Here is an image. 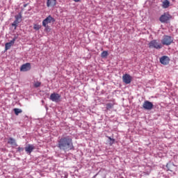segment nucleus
<instances>
[{"label": "nucleus", "mask_w": 178, "mask_h": 178, "mask_svg": "<svg viewBox=\"0 0 178 178\" xmlns=\"http://www.w3.org/2000/svg\"><path fill=\"white\" fill-rule=\"evenodd\" d=\"M58 148L64 152H69V151H74V146L73 145V139L70 136L62 137L58 140Z\"/></svg>", "instance_id": "obj_1"}, {"label": "nucleus", "mask_w": 178, "mask_h": 178, "mask_svg": "<svg viewBox=\"0 0 178 178\" xmlns=\"http://www.w3.org/2000/svg\"><path fill=\"white\" fill-rule=\"evenodd\" d=\"M149 48H154L155 49H161L162 48V44L159 43L157 40H153L148 44Z\"/></svg>", "instance_id": "obj_2"}, {"label": "nucleus", "mask_w": 178, "mask_h": 178, "mask_svg": "<svg viewBox=\"0 0 178 178\" xmlns=\"http://www.w3.org/2000/svg\"><path fill=\"white\" fill-rule=\"evenodd\" d=\"M173 42V38L169 35H164L161 40L163 45H170Z\"/></svg>", "instance_id": "obj_3"}, {"label": "nucleus", "mask_w": 178, "mask_h": 178, "mask_svg": "<svg viewBox=\"0 0 178 178\" xmlns=\"http://www.w3.org/2000/svg\"><path fill=\"white\" fill-rule=\"evenodd\" d=\"M171 18L172 15L169 13H165L160 17L159 20L161 23H168Z\"/></svg>", "instance_id": "obj_4"}, {"label": "nucleus", "mask_w": 178, "mask_h": 178, "mask_svg": "<svg viewBox=\"0 0 178 178\" xmlns=\"http://www.w3.org/2000/svg\"><path fill=\"white\" fill-rule=\"evenodd\" d=\"M49 23H55V18L52 17V16L51 15H49L46 19L42 21L43 27H48V24H49Z\"/></svg>", "instance_id": "obj_5"}, {"label": "nucleus", "mask_w": 178, "mask_h": 178, "mask_svg": "<svg viewBox=\"0 0 178 178\" xmlns=\"http://www.w3.org/2000/svg\"><path fill=\"white\" fill-rule=\"evenodd\" d=\"M143 108H144V109H146V111H151V109L154 108V104L148 100H146L143 104Z\"/></svg>", "instance_id": "obj_6"}, {"label": "nucleus", "mask_w": 178, "mask_h": 178, "mask_svg": "<svg viewBox=\"0 0 178 178\" xmlns=\"http://www.w3.org/2000/svg\"><path fill=\"white\" fill-rule=\"evenodd\" d=\"M170 62V58H169V56H163L160 58V63H161V65H163L164 66H166V65H169Z\"/></svg>", "instance_id": "obj_7"}, {"label": "nucleus", "mask_w": 178, "mask_h": 178, "mask_svg": "<svg viewBox=\"0 0 178 178\" xmlns=\"http://www.w3.org/2000/svg\"><path fill=\"white\" fill-rule=\"evenodd\" d=\"M50 99L53 102H59L60 101V95L58 93H51L50 95Z\"/></svg>", "instance_id": "obj_8"}, {"label": "nucleus", "mask_w": 178, "mask_h": 178, "mask_svg": "<svg viewBox=\"0 0 178 178\" xmlns=\"http://www.w3.org/2000/svg\"><path fill=\"white\" fill-rule=\"evenodd\" d=\"M30 69H31V64L26 63L21 66L20 72H29Z\"/></svg>", "instance_id": "obj_9"}, {"label": "nucleus", "mask_w": 178, "mask_h": 178, "mask_svg": "<svg viewBox=\"0 0 178 178\" xmlns=\"http://www.w3.org/2000/svg\"><path fill=\"white\" fill-rule=\"evenodd\" d=\"M35 149V147L33 145L29 144L26 147H25V151L26 154L29 155H31V152Z\"/></svg>", "instance_id": "obj_10"}, {"label": "nucleus", "mask_w": 178, "mask_h": 178, "mask_svg": "<svg viewBox=\"0 0 178 178\" xmlns=\"http://www.w3.org/2000/svg\"><path fill=\"white\" fill-rule=\"evenodd\" d=\"M17 40V37H15L10 42L6 43L5 49L8 51V49H10V47L15 44V42Z\"/></svg>", "instance_id": "obj_11"}, {"label": "nucleus", "mask_w": 178, "mask_h": 178, "mask_svg": "<svg viewBox=\"0 0 178 178\" xmlns=\"http://www.w3.org/2000/svg\"><path fill=\"white\" fill-rule=\"evenodd\" d=\"M122 80L125 84H130L131 83V76L128 74H125L122 76Z\"/></svg>", "instance_id": "obj_12"}, {"label": "nucleus", "mask_w": 178, "mask_h": 178, "mask_svg": "<svg viewBox=\"0 0 178 178\" xmlns=\"http://www.w3.org/2000/svg\"><path fill=\"white\" fill-rule=\"evenodd\" d=\"M56 5V0H47V8H51Z\"/></svg>", "instance_id": "obj_13"}, {"label": "nucleus", "mask_w": 178, "mask_h": 178, "mask_svg": "<svg viewBox=\"0 0 178 178\" xmlns=\"http://www.w3.org/2000/svg\"><path fill=\"white\" fill-rule=\"evenodd\" d=\"M8 144L10 145H14L15 147H17V143H16V140L13 138H10L8 140Z\"/></svg>", "instance_id": "obj_14"}, {"label": "nucleus", "mask_w": 178, "mask_h": 178, "mask_svg": "<svg viewBox=\"0 0 178 178\" xmlns=\"http://www.w3.org/2000/svg\"><path fill=\"white\" fill-rule=\"evenodd\" d=\"M169 6H170V2L168 0H165L163 1L162 8L163 9H168Z\"/></svg>", "instance_id": "obj_15"}, {"label": "nucleus", "mask_w": 178, "mask_h": 178, "mask_svg": "<svg viewBox=\"0 0 178 178\" xmlns=\"http://www.w3.org/2000/svg\"><path fill=\"white\" fill-rule=\"evenodd\" d=\"M113 106H115V101H113L112 103H107L106 104V109L107 111H111V109H112Z\"/></svg>", "instance_id": "obj_16"}, {"label": "nucleus", "mask_w": 178, "mask_h": 178, "mask_svg": "<svg viewBox=\"0 0 178 178\" xmlns=\"http://www.w3.org/2000/svg\"><path fill=\"white\" fill-rule=\"evenodd\" d=\"M173 166H175V165L170 163H167L166 165V168H168V170H170V172H173V170H172V168H173Z\"/></svg>", "instance_id": "obj_17"}, {"label": "nucleus", "mask_w": 178, "mask_h": 178, "mask_svg": "<svg viewBox=\"0 0 178 178\" xmlns=\"http://www.w3.org/2000/svg\"><path fill=\"white\" fill-rule=\"evenodd\" d=\"M13 111L17 116L19 115V113H22V112H23V111H22V109L19 108H14Z\"/></svg>", "instance_id": "obj_18"}, {"label": "nucleus", "mask_w": 178, "mask_h": 178, "mask_svg": "<svg viewBox=\"0 0 178 178\" xmlns=\"http://www.w3.org/2000/svg\"><path fill=\"white\" fill-rule=\"evenodd\" d=\"M108 138L109 140L108 141L109 145H113V143H115V139L111 138L110 136H108Z\"/></svg>", "instance_id": "obj_19"}, {"label": "nucleus", "mask_w": 178, "mask_h": 178, "mask_svg": "<svg viewBox=\"0 0 178 178\" xmlns=\"http://www.w3.org/2000/svg\"><path fill=\"white\" fill-rule=\"evenodd\" d=\"M40 29H41V25H39V24H35L33 25V29L34 30H36V31H38V30H40Z\"/></svg>", "instance_id": "obj_20"}, {"label": "nucleus", "mask_w": 178, "mask_h": 178, "mask_svg": "<svg viewBox=\"0 0 178 178\" xmlns=\"http://www.w3.org/2000/svg\"><path fill=\"white\" fill-rule=\"evenodd\" d=\"M108 54L107 51H104L102 54H101V56L102 58H106V56H108Z\"/></svg>", "instance_id": "obj_21"}, {"label": "nucleus", "mask_w": 178, "mask_h": 178, "mask_svg": "<svg viewBox=\"0 0 178 178\" xmlns=\"http://www.w3.org/2000/svg\"><path fill=\"white\" fill-rule=\"evenodd\" d=\"M15 19L17 20H22V13H19L18 15H15Z\"/></svg>", "instance_id": "obj_22"}, {"label": "nucleus", "mask_w": 178, "mask_h": 178, "mask_svg": "<svg viewBox=\"0 0 178 178\" xmlns=\"http://www.w3.org/2000/svg\"><path fill=\"white\" fill-rule=\"evenodd\" d=\"M41 86V82L40 81H37L34 83V87H35V88H38V87H40Z\"/></svg>", "instance_id": "obj_23"}, {"label": "nucleus", "mask_w": 178, "mask_h": 178, "mask_svg": "<svg viewBox=\"0 0 178 178\" xmlns=\"http://www.w3.org/2000/svg\"><path fill=\"white\" fill-rule=\"evenodd\" d=\"M17 149L18 152H22L24 151V148L21 147H19L18 148H17Z\"/></svg>", "instance_id": "obj_24"}, {"label": "nucleus", "mask_w": 178, "mask_h": 178, "mask_svg": "<svg viewBox=\"0 0 178 178\" xmlns=\"http://www.w3.org/2000/svg\"><path fill=\"white\" fill-rule=\"evenodd\" d=\"M12 26H14V27H15V29H16V27H17V24L14 22L12 24Z\"/></svg>", "instance_id": "obj_25"}, {"label": "nucleus", "mask_w": 178, "mask_h": 178, "mask_svg": "<svg viewBox=\"0 0 178 178\" xmlns=\"http://www.w3.org/2000/svg\"><path fill=\"white\" fill-rule=\"evenodd\" d=\"M21 21H19V19H15V20L14 21V22L17 23V24H19V23H20Z\"/></svg>", "instance_id": "obj_26"}, {"label": "nucleus", "mask_w": 178, "mask_h": 178, "mask_svg": "<svg viewBox=\"0 0 178 178\" xmlns=\"http://www.w3.org/2000/svg\"><path fill=\"white\" fill-rule=\"evenodd\" d=\"M74 2H80V1H81V0H74Z\"/></svg>", "instance_id": "obj_27"}]
</instances>
